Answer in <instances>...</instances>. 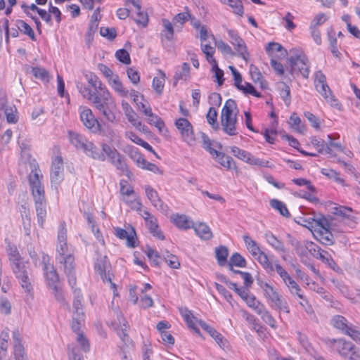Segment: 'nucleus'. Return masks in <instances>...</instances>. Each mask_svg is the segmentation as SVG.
<instances>
[{
  "mask_svg": "<svg viewBox=\"0 0 360 360\" xmlns=\"http://www.w3.org/2000/svg\"><path fill=\"white\" fill-rule=\"evenodd\" d=\"M86 78L89 84L94 89L91 90L82 83L77 82V88L79 92L84 98L91 101L108 121L113 122L115 120L113 111L116 105L110 91L96 75L90 74L86 75Z\"/></svg>",
  "mask_w": 360,
  "mask_h": 360,
  "instance_id": "obj_1",
  "label": "nucleus"
},
{
  "mask_svg": "<svg viewBox=\"0 0 360 360\" xmlns=\"http://www.w3.org/2000/svg\"><path fill=\"white\" fill-rule=\"evenodd\" d=\"M56 252V259L63 266L75 263V250L67 243V230L65 223H61L59 226Z\"/></svg>",
  "mask_w": 360,
  "mask_h": 360,
  "instance_id": "obj_2",
  "label": "nucleus"
},
{
  "mask_svg": "<svg viewBox=\"0 0 360 360\" xmlns=\"http://www.w3.org/2000/svg\"><path fill=\"white\" fill-rule=\"evenodd\" d=\"M237 108L236 103L233 99H229L226 101L221 113V124L223 131L229 136H236L238 134L236 124V112L233 113Z\"/></svg>",
  "mask_w": 360,
  "mask_h": 360,
  "instance_id": "obj_3",
  "label": "nucleus"
},
{
  "mask_svg": "<svg viewBox=\"0 0 360 360\" xmlns=\"http://www.w3.org/2000/svg\"><path fill=\"white\" fill-rule=\"evenodd\" d=\"M30 173L29 175V184L32 191L34 201L46 200L44 186L41 179L43 178L38 163L34 159L29 161Z\"/></svg>",
  "mask_w": 360,
  "mask_h": 360,
  "instance_id": "obj_4",
  "label": "nucleus"
},
{
  "mask_svg": "<svg viewBox=\"0 0 360 360\" xmlns=\"http://www.w3.org/2000/svg\"><path fill=\"white\" fill-rule=\"evenodd\" d=\"M290 53L291 74L293 75L300 74L304 78L307 79L310 72V63L306 55L302 51L296 49L290 50Z\"/></svg>",
  "mask_w": 360,
  "mask_h": 360,
  "instance_id": "obj_5",
  "label": "nucleus"
},
{
  "mask_svg": "<svg viewBox=\"0 0 360 360\" xmlns=\"http://www.w3.org/2000/svg\"><path fill=\"white\" fill-rule=\"evenodd\" d=\"M27 262H25L22 259H18L11 263V266L13 274L18 278L21 287L27 293H30L32 290V285L29 277L27 271Z\"/></svg>",
  "mask_w": 360,
  "mask_h": 360,
  "instance_id": "obj_6",
  "label": "nucleus"
},
{
  "mask_svg": "<svg viewBox=\"0 0 360 360\" xmlns=\"http://www.w3.org/2000/svg\"><path fill=\"white\" fill-rule=\"evenodd\" d=\"M101 146L103 148L105 159L108 158V160L115 166L117 169L122 172L127 171V165L125 162V158L117 149L104 143L101 144Z\"/></svg>",
  "mask_w": 360,
  "mask_h": 360,
  "instance_id": "obj_7",
  "label": "nucleus"
},
{
  "mask_svg": "<svg viewBox=\"0 0 360 360\" xmlns=\"http://www.w3.org/2000/svg\"><path fill=\"white\" fill-rule=\"evenodd\" d=\"M201 49L202 53L205 55L206 60L212 65V71L214 73V77L219 86L222 85L224 83V72L217 65V63L214 58L215 48L208 44H201Z\"/></svg>",
  "mask_w": 360,
  "mask_h": 360,
  "instance_id": "obj_8",
  "label": "nucleus"
},
{
  "mask_svg": "<svg viewBox=\"0 0 360 360\" xmlns=\"http://www.w3.org/2000/svg\"><path fill=\"white\" fill-rule=\"evenodd\" d=\"M50 179L51 186H54L56 188H58L64 179V165L60 156H56L52 160Z\"/></svg>",
  "mask_w": 360,
  "mask_h": 360,
  "instance_id": "obj_9",
  "label": "nucleus"
},
{
  "mask_svg": "<svg viewBox=\"0 0 360 360\" xmlns=\"http://www.w3.org/2000/svg\"><path fill=\"white\" fill-rule=\"evenodd\" d=\"M231 153L237 158L251 165L263 167H268L269 162L254 157L250 153L239 148L236 146L231 148Z\"/></svg>",
  "mask_w": 360,
  "mask_h": 360,
  "instance_id": "obj_10",
  "label": "nucleus"
},
{
  "mask_svg": "<svg viewBox=\"0 0 360 360\" xmlns=\"http://www.w3.org/2000/svg\"><path fill=\"white\" fill-rule=\"evenodd\" d=\"M175 126L179 130L183 140L190 146L195 144L193 128L191 123L186 118H179L175 122Z\"/></svg>",
  "mask_w": 360,
  "mask_h": 360,
  "instance_id": "obj_11",
  "label": "nucleus"
},
{
  "mask_svg": "<svg viewBox=\"0 0 360 360\" xmlns=\"http://www.w3.org/2000/svg\"><path fill=\"white\" fill-rule=\"evenodd\" d=\"M227 33L231 44L234 46L238 55L245 60H248L249 53L243 39L239 36L238 32L234 30H228Z\"/></svg>",
  "mask_w": 360,
  "mask_h": 360,
  "instance_id": "obj_12",
  "label": "nucleus"
},
{
  "mask_svg": "<svg viewBox=\"0 0 360 360\" xmlns=\"http://www.w3.org/2000/svg\"><path fill=\"white\" fill-rule=\"evenodd\" d=\"M80 119L83 124L92 132H97L100 129L98 121L95 117L91 110L87 107L79 108Z\"/></svg>",
  "mask_w": 360,
  "mask_h": 360,
  "instance_id": "obj_13",
  "label": "nucleus"
},
{
  "mask_svg": "<svg viewBox=\"0 0 360 360\" xmlns=\"http://www.w3.org/2000/svg\"><path fill=\"white\" fill-rule=\"evenodd\" d=\"M180 312L184 321L186 322L188 327L193 330L198 334H200V330L196 324L200 325L206 332H207L212 327L205 321L198 319L193 316L192 312L186 308L181 309Z\"/></svg>",
  "mask_w": 360,
  "mask_h": 360,
  "instance_id": "obj_14",
  "label": "nucleus"
},
{
  "mask_svg": "<svg viewBox=\"0 0 360 360\" xmlns=\"http://www.w3.org/2000/svg\"><path fill=\"white\" fill-rule=\"evenodd\" d=\"M139 214L144 219L146 226L153 236L160 240H164L165 236L159 229L157 219L146 210H142V212H140Z\"/></svg>",
  "mask_w": 360,
  "mask_h": 360,
  "instance_id": "obj_15",
  "label": "nucleus"
},
{
  "mask_svg": "<svg viewBox=\"0 0 360 360\" xmlns=\"http://www.w3.org/2000/svg\"><path fill=\"white\" fill-rule=\"evenodd\" d=\"M145 191L148 199L153 207L164 214L168 212V206L161 200L158 192L152 186H146Z\"/></svg>",
  "mask_w": 360,
  "mask_h": 360,
  "instance_id": "obj_16",
  "label": "nucleus"
},
{
  "mask_svg": "<svg viewBox=\"0 0 360 360\" xmlns=\"http://www.w3.org/2000/svg\"><path fill=\"white\" fill-rule=\"evenodd\" d=\"M49 258L47 255L43 256V269L44 271V276L48 285L51 288L57 285L59 281L58 275L56 273L53 266L49 264Z\"/></svg>",
  "mask_w": 360,
  "mask_h": 360,
  "instance_id": "obj_17",
  "label": "nucleus"
},
{
  "mask_svg": "<svg viewBox=\"0 0 360 360\" xmlns=\"http://www.w3.org/2000/svg\"><path fill=\"white\" fill-rule=\"evenodd\" d=\"M309 252L316 259L328 264L332 269L338 271L340 269L335 262L331 256L326 252L316 246L309 250Z\"/></svg>",
  "mask_w": 360,
  "mask_h": 360,
  "instance_id": "obj_18",
  "label": "nucleus"
},
{
  "mask_svg": "<svg viewBox=\"0 0 360 360\" xmlns=\"http://www.w3.org/2000/svg\"><path fill=\"white\" fill-rule=\"evenodd\" d=\"M316 91L326 99V101L330 103L332 107H334L338 110L341 108V104L336 99L333 94L330 87L327 84V82L315 86Z\"/></svg>",
  "mask_w": 360,
  "mask_h": 360,
  "instance_id": "obj_19",
  "label": "nucleus"
},
{
  "mask_svg": "<svg viewBox=\"0 0 360 360\" xmlns=\"http://www.w3.org/2000/svg\"><path fill=\"white\" fill-rule=\"evenodd\" d=\"M12 338L15 359L21 360L25 354V349L22 343V335L18 329L13 331Z\"/></svg>",
  "mask_w": 360,
  "mask_h": 360,
  "instance_id": "obj_20",
  "label": "nucleus"
},
{
  "mask_svg": "<svg viewBox=\"0 0 360 360\" xmlns=\"http://www.w3.org/2000/svg\"><path fill=\"white\" fill-rule=\"evenodd\" d=\"M68 138L70 143L77 149L84 150L89 141L83 135L73 131L68 132Z\"/></svg>",
  "mask_w": 360,
  "mask_h": 360,
  "instance_id": "obj_21",
  "label": "nucleus"
},
{
  "mask_svg": "<svg viewBox=\"0 0 360 360\" xmlns=\"http://www.w3.org/2000/svg\"><path fill=\"white\" fill-rule=\"evenodd\" d=\"M83 152L89 158L104 162L105 161V155H104L103 148H99L94 143L89 141Z\"/></svg>",
  "mask_w": 360,
  "mask_h": 360,
  "instance_id": "obj_22",
  "label": "nucleus"
},
{
  "mask_svg": "<svg viewBox=\"0 0 360 360\" xmlns=\"http://www.w3.org/2000/svg\"><path fill=\"white\" fill-rule=\"evenodd\" d=\"M115 328L117 330V334L121 340L126 342L129 340V337L127 333L128 328V323L121 313L117 316V321L113 323Z\"/></svg>",
  "mask_w": 360,
  "mask_h": 360,
  "instance_id": "obj_23",
  "label": "nucleus"
},
{
  "mask_svg": "<svg viewBox=\"0 0 360 360\" xmlns=\"http://www.w3.org/2000/svg\"><path fill=\"white\" fill-rule=\"evenodd\" d=\"M109 265L110 264L106 256L100 257L95 262V270L100 274L103 281H108L111 283V278L106 273Z\"/></svg>",
  "mask_w": 360,
  "mask_h": 360,
  "instance_id": "obj_24",
  "label": "nucleus"
},
{
  "mask_svg": "<svg viewBox=\"0 0 360 360\" xmlns=\"http://www.w3.org/2000/svg\"><path fill=\"white\" fill-rule=\"evenodd\" d=\"M332 342L334 344L335 349L337 350L340 355L345 357L349 355L350 352L354 347L352 342H347L343 339L333 340Z\"/></svg>",
  "mask_w": 360,
  "mask_h": 360,
  "instance_id": "obj_25",
  "label": "nucleus"
},
{
  "mask_svg": "<svg viewBox=\"0 0 360 360\" xmlns=\"http://www.w3.org/2000/svg\"><path fill=\"white\" fill-rule=\"evenodd\" d=\"M162 30L160 32V39L163 44L166 41H171L174 39V27L171 22L167 19L162 20Z\"/></svg>",
  "mask_w": 360,
  "mask_h": 360,
  "instance_id": "obj_26",
  "label": "nucleus"
},
{
  "mask_svg": "<svg viewBox=\"0 0 360 360\" xmlns=\"http://www.w3.org/2000/svg\"><path fill=\"white\" fill-rule=\"evenodd\" d=\"M34 207L36 214L37 217V221L40 227L44 226L45 219L47 214V204L46 200H36L34 201Z\"/></svg>",
  "mask_w": 360,
  "mask_h": 360,
  "instance_id": "obj_27",
  "label": "nucleus"
},
{
  "mask_svg": "<svg viewBox=\"0 0 360 360\" xmlns=\"http://www.w3.org/2000/svg\"><path fill=\"white\" fill-rule=\"evenodd\" d=\"M264 238L266 243L271 246L276 252L285 253L286 249L284 243L275 236L271 232L268 231L264 233Z\"/></svg>",
  "mask_w": 360,
  "mask_h": 360,
  "instance_id": "obj_28",
  "label": "nucleus"
},
{
  "mask_svg": "<svg viewBox=\"0 0 360 360\" xmlns=\"http://www.w3.org/2000/svg\"><path fill=\"white\" fill-rule=\"evenodd\" d=\"M115 235L117 238L120 239H126L127 240V245L131 248L136 247V240L134 236L136 235L135 231L132 229L130 233H129L126 230L117 228L115 229Z\"/></svg>",
  "mask_w": 360,
  "mask_h": 360,
  "instance_id": "obj_29",
  "label": "nucleus"
},
{
  "mask_svg": "<svg viewBox=\"0 0 360 360\" xmlns=\"http://www.w3.org/2000/svg\"><path fill=\"white\" fill-rule=\"evenodd\" d=\"M111 88L122 97H127L129 95V91L126 89L122 83L121 82L119 76L116 75L112 78H110L108 81Z\"/></svg>",
  "mask_w": 360,
  "mask_h": 360,
  "instance_id": "obj_30",
  "label": "nucleus"
},
{
  "mask_svg": "<svg viewBox=\"0 0 360 360\" xmlns=\"http://www.w3.org/2000/svg\"><path fill=\"white\" fill-rule=\"evenodd\" d=\"M196 235H198L202 240H210L212 238V232L210 228L205 223H199L192 226Z\"/></svg>",
  "mask_w": 360,
  "mask_h": 360,
  "instance_id": "obj_31",
  "label": "nucleus"
},
{
  "mask_svg": "<svg viewBox=\"0 0 360 360\" xmlns=\"http://www.w3.org/2000/svg\"><path fill=\"white\" fill-rule=\"evenodd\" d=\"M330 323L334 328L341 330L344 333L352 325L344 316L340 315H335L333 316Z\"/></svg>",
  "mask_w": 360,
  "mask_h": 360,
  "instance_id": "obj_32",
  "label": "nucleus"
},
{
  "mask_svg": "<svg viewBox=\"0 0 360 360\" xmlns=\"http://www.w3.org/2000/svg\"><path fill=\"white\" fill-rule=\"evenodd\" d=\"M165 74L162 70H159L158 76L153 79L152 87L159 96L162 95L165 86Z\"/></svg>",
  "mask_w": 360,
  "mask_h": 360,
  "instance_id": "obj_33",
  "label": "nucleus"
},
{
  "mask_svg": "<svg viewBox=\"0 0 360 360\" xmlns=\"http://www.w3.org/2000/svg\"><path fill=\"white\" fill-rule=\"evenodd\" d=\"M311 143L317 149L318 153L321 154H328L330 156L334 155L332 149L325 143L323 140L316 137H313L311 139Z\"/></svg>",
  "mask_w": 360,
  "mask_h": 360,
  "instance_id": "obj_34",
  "label": "nucleus"
},
{
  "mask_svg": "<svg viewBox=\"0 0 360 360\" xmlns=\"http://www.w3.org/2000/svg\"><path fill=\"white\" fill-rule=\"evenodd\" d=\"M173 223L179 229H188L192 228L193 226V223L192 221L189 220V219L184 214H176L174 215L172 217Z\"/></svg>",
  "mask_w": 360,
  "mask_h": 360,
  "instance_id": "obj_35",
  "label": "nucleus"
},
{
  "mask_svg": "<svg viewBox=\"0 0 360 360\" xmlns=\"http://www.w3.org/2000/svg\"><path fill=\"white\" fill-rule=\"evenodd\" d=\"M314 235L322 244L330 245L334 243L333 235L330 229L326 231H316V233H314Z\"/></svg>",
  "mask_w": 360,
  "mask_h": 360,
  "instance_id": "obj_36",
  "label": "nucleus"
},
{
  "mask_svg": "<svg viewBox=\"0 0 360 360\" xmlns=\"http://www.w3.org/2000/svg\"><path fill=\"white\" fill-rule=\"evenodd\" d=\"M74 294V300H73V314H84L83 311V297L81 293L80 290L79 289H74L73 290Z\"/></svg>",
  "mask_w": 360,
  "mask_h": 360,
  "instance_id": "obj_37",
  "label": "nucleus"
},
{
  "mask_svg": "<svg viewBox=\"0 0 360 360\" xmlns=\"http://www.w3.org/2000/svg\"><path fill=\"white\" fill-rule=\"evenodd\" d=\"M190 77V65L184 63L180 70L176 72L174 76V85H176L179 80H188Z\"/></svg>",
  "mask_w": 360,
  "mask_h": 360,
  "instance_id": "obj_38",
  "label": "nucleus"
},
{
  "mask_svg": "<svg viewBox=\"0 0 360 360\" xmlns=\"http://www.w3.org/2000/svg\"><path fill=\"white\" fill-rule=\"evenodd\" d=\"M243 238L246 248L249 250L253 257H256L262 252L257 242L252 240L249 236H243Z\"/></svg>",
  "mask_w": 360,
  "mask_h": 360,
  "instance_id": "obj_39",
  "label": "nucleus"
},
{
  "mask_svg": "<svg viewBox=\"0 0 360 360\" xmlns=\"http://www.w3.org/2000/svg\"><path fill=\"white\" fill-rule=\"evenodd\" d=\"M292 245L295 248V250L297 255L301 258V261L305 264L304 257L307 256L308 252V245H312V243L306 242L305 244H302L299 241L292 242Z\"/></svg>",
  "mask_w": 360,
  "mask_h": 360,
  "instance_id": "obj_40",
  "label": "nucleus"
},
{
  "mask_svg": "<svg viewBox=\"0 0 360 360\" xmlns=\"http://www.w3.org/2000/svg\"><path fill=\"white\" fill-rule=\"evenodd\" d=\"M255 259L268 274H271L274 271V264L269 261L267 255L263 251L258 255Z\"/></svg>",
  "mask_w": 360,
  "mask_h": 360,
  "instance_id": "obj_41",
  "label": "nucleus"
},
{
  "mask_svg": "<svg viewBox=\"0 0 360 360\" xmlns=\"http://www.w3.org/2000/svg\"><path fill=\"white\" fill-rule=\"evenodd\" d=\"M260 288L264 292V297L267 299L268 302L272 301L276 296L279 295L277 290L271 285L265 282H261Z\"/></svg>",
  "mask_w": 360,
  "mask_h": 360,
  "instance_id": "obj_42",
  "label": "nucleus"
},
{
  "mask_svg": "<svg viewBox=\"0 0 360 360\" xmlns=\"http://www.w3.org/2000/svg\"><path fill=\"white\" fill-rule=\"evenodd\" d=\"M327 34L330 46L331 52L333 54V56L338 57V55L340 54V52L338 48V41L335 37V32L332 27L328 28Z\"/></svg>",
  "mask_w": 360,
  "mask_h": 360,
  "instance_id": "obj_43",
  "label": "nucleus"
},
{
  "mask_svg": "<svg viewBox=\"0 0 360 360\" xmlns=\"http://www.w3.org/2000/svg\"><path fill=\"white\" fill-rule=\"evenodd\" d=\"M270 302L274 304V307L276 310L285 313L290 312V309L286 300L280 294Z\"/></svg>",
  "mask_w": 360,
  "mask_h": 360,
  "instance_id": "obj_44",
  "label": "nucleus"
},
{
  "mask_svg": "<svg viewBox=\"0 0 360 360\" xmlns=\"http://www.w3.org/2000/svg\"><path fill=\"white\" fill-rule=\"evenodd\" d=\"M134 198L130 199V196H124L122 197V200L128 205L132 210H136L138 213L142 212L143 205L141 202L138 196L133 195Z\"/></svg>",
  "mask_w": 360,
  "mask_h": 360,
  "instance_id": "obj_45",
  "label": "nucleus"
},
{
  "mask_svg": "<svg viewBox=\"0 0 360 360\" xmlns=\"http://www.w3.org/2000/svg\"><path fill=\"white\" fill-rule=\"evenodd\" d=\"M214 158L222 167L228 169L236 167L233 158L229 155H225L224 153L219 152V155H216Z\"/></svg>",
  "mask_w": 360,
  "mask_h": 360,
  "instance_id": "obj_46",
  "label": "nucleus"
},
{
  "mask_svg": "<svg viewBox=\"0 0 360 360\" xmlns=\"http://www.w3.org/2000/svg\"><path fill=\"white\" fill-rule=\"evenodd\" d=\"M229 255V251L226 247L221 245L216 248L215 256L218 264L220 266H223L227 261V257Z\"/></svg>",
  "mask_w": 360,
  "mask_h": 360,
  "instance_id": "obj_47",
  "label": "nucleus"
},
{
  "mask_svg": "<svg viewBox=\"0 0 360 360\" xmlns=\"http://www.w3.org/2000/svg\"><path fill=\"white\" fill-rule=\"evenodd\" d=\"M321 174L329 179H333L336 183L341 184L343 186H346L345 181L341 178L339 174L331 169L323 168L321 169Z\"/></svg>",
  "mask_w": 360,
  "mask_h": 360,
  "instance_id": "obj_48",
  "label": "nucleus"
},
{
  "mask_svg": "<svg viewBox=\"0 0 360 360\" xmlns=\"http://www.w3.org/2000/svg\"><path fill=\"white\" fill-rule=\"evenodd\" d=\"M244 301L246 302L247 305L252 308L257 314L260 312L264 307V305L257 300L256 297L252 295H248Z\"/></svg>",
  "mask_w": 360,
  "mask_h": 360,
  "instance_id": "obj_49",
  "label": "nucleus"
},
{
  "mask_svg": "<svg viewBox=\"0 0 360 360\" xmlns=\"http://www.w3.org/2000/svg\"><path fill=\"white\" fill-rule=\"evenodd\" d=\"M270 205L274 209L278 210L279 213L285 217H288L290 216V212L284 202L277 199H272L270 201Z\"/></svg>",
  "mask_w": 360,
  "mask_h": 360,
  "instance_id": "obj_50",
  "label": "nucleus"
},
{
  "mask_svg": "<svg viewBox=\"0 0 360 360\" xmlns=\"http://www.w3.org/2000/svg\"><path fill=\"white\" fill-rule=\"evenodd\" d=\"M311 223L315 226L314 233H316V231H326L330 229L329 221L323 216H321L316 220H312Z\"/></svg>",
  "mask_w": 360,
  "mask_h": 360,
  "instance_id": "obj_51",
  "label": "nucleus"
},
{
  "mask_svg": "<svg viewBox=\"0 0 360 360\" xmlns=\"http://www.w3.org/2000/svg\"><path fill=\"white\" fill-rule=\"evenodd\" d=\"M229 265L230 270H233V266H236L238 267H245L246 266V261L245 258L239 253H234L230 257Z\"/></svg>",
  "mask_w": 360,
  "mask_h": 360,
  "instance_id": "obj_52",
  "label": "nucleus"
},
{
  "mask_svg": "<svg viewBox=\"0 0 360 360\" xmlns=\"http://www.w3.org/2000/svg\"><path fill=\"white\" fill-rule=\"evenodd\" d=\"M289 124L297 132L303 134L305 131L304 125L302 124L300 118L296 113H292L290 117Z\"/></svg>",
  "mask_w": 360,
  "mask_h": 360,
  "instance_id": "obj_53",
  "label": "nucleus"
},
{
  "mask_svg": "<svg viewBox=\"0 0 360 360\" xmlns=\"http://www.w3.org/2000/svg\"><path fill=\"white\" fill-rule=\"evenodd\" d=\"M225 4H227L230 6V8L232 9V12L234 14L240 17L243 15L244 8L240 0H228L227 3Z\"/></svg>",
  "mask_w": 360,
  "mask_h": 360,
  "instance_id": "obj_54",
  "label": "nucleus"
},
{
  "mask_svg": "<svg viewBox=\"0 0 360 360\" xmlns=\"http://www.w3.org/2000/svg\"><path fill=\"white\" fill-rule=\"evenodd\" d=\"M353 210L349 207L335 205L333 207V213L345 219H349Z\"/></svg>",
  "mask_w": 360,
  "mask_h": 360,
  "instance_id": "obj_55",
  "label": "nucleus"
},
{
  "mask_svg": "<svg viewBox=\"0 0 360 360\" xmlns=\"http://www.w3.org/2000/svg\"><path fill=\"white\" fill-rule=\"evenodd\" d=\"M257 314L259 315L262 319L269 326L273 328H276V320L265 307Z\"/></svg>",
  "mask_w": 360,
  "mask_h": 360,
  "instance_id": "obj_56",
  "label": "nucleus"
},
{
  "mask_svg": "<svg viewBox=\"0 0 360 360\" xmlns=\"http://www.w3.org/2000/svg\"><path fill=\"white\" fill-rule=\"evenodd\" d=\"M64 270L68 277L70 286L73 289L76 285V277L75 274V263L70 265L64 266Z\"/></svg>",
  "mask_w": 360,
  "mask_h": 360,
  "instance_id": "obj_57",
  "label": "nucleus"
},
{
  "mask_svg": "<svg viewBox=\"0 0 360 360\" xmlns=\"http://www.w3.org/2000/svg\"><path fill=\"white\" fill-rule=\"evenodd\" d=\"M17 27L21 32L30 37L33 41H35V35L32 27L23 20L17 21Z\"/></svg>",
  "mask_w": 360,
  "mask_h": 360,
  "instance_id": "obj_58",
  "label": "nucleus"
},
{
  "mask_svg": "<svg viewBox=\"0 0 360 360\" xmlns=\"http://www.w3.org/2000/svg\"><path fill=\"white\" fill-rule=\"evenodd\" d=\"M4 112L8 123H16L18 122L17 109L14 105L6 106Z\"/></svg>",
  "mask_w": 360,
  "mask_h": 360,
  "instance_id": "obj_59",
  "label": "nucleus"
},
{
  "mask_svg": "<svg viewBox=\"0 0 360 360\" xmlns=\"http://www.w3.org/2000/svg\"><path fill=\"white\" fill-rule=\"evenodd\" d=\"M120 194L122 197L131 196L134 195V191L132 186H131L127 180L121 179L120 181Z\"/></svg>",
  "mask_w": 360,
  "mask_h": 360,
  "instance_id": "obj_60",
  "label": "nucleus"
},
{
  "mask_svg": "<svg viewBox=\"0 0 360 360\" xmlns=\"http://www.w3.org/2000/svg\"><path fill=\"white\" fill-rule=\"evenodd\" d=\"M84 320V314H73L72 316V321L71 323V328L73 332L77 333H80V327L82 322Z\"/></svg>",
  "mask_w": 360,
  "mask_h": 360,
  "instance_id": "obj_61",
  "label": "nucleus"
},
{
  "mask_svg": "<svg viewBox=\"0 0 360 360\" xmlns=\"http://www.w3.org/2000/svg\"><path fill=\"white\" fill-rule=\"evenodd\" d=\"M129 155L139 167L141 168L143 164H146V159L138 152L137 148H132L129 153Z\"/></svg>",
  "mask_w": 360,
  "mask_h": 360,
  "instance_id": "obj_62",
  "label": "nucleus"
},
{
  "mask_svg": "<svg viewBox=\"0 0 360 360\" xmlns=\"http://www.w3.org/2000/svg\"><path fill=\"white\" fill-rule=\"evenodd\" d=\"M32 73L37 78L44 82H49V72L43 68H32Z\"/></svg>",
  "mask_w": 360,
  "mask_h": 360,
  "instance_id": "obj_63",
  "label": "nucleus"
},
{
  "mask_svg": "<svg viewBox=\"0 0 360 360\" xmlns=\"http://www.w3.org/2000/svg\"><path fill=\"white\" fill-rule=\"evenodd\" d=\"M238 89L243 91L245 94H251L257 98L262 97L261 94L257 92L255 87L248 82H245L244 84L240 85Z\"/></svg>",
  "mask_w": 360,
  "mask_h": 360,
  "instance_id": "obj_64",
  "label": "nucleus"
}]
</instances>
